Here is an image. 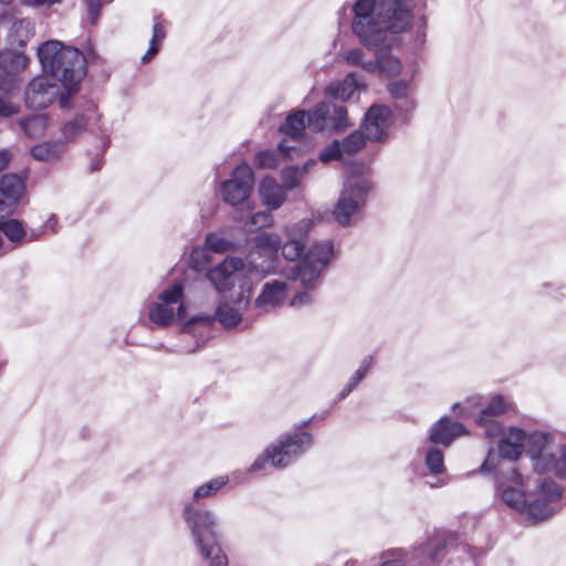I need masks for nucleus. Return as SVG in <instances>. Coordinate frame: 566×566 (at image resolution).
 <instances>
[{
    "instance_id": "obj_11",
    "label": "nucleus",
    "mask_w": 566,
    "mask_h": 566,
    "mask_svg": "<svg viewBox=\"0 0 566 566\" xmlns=\"http://www.w3.org/2000/svg\"><path fill=\"white\" fill-rule=\"evenodd\" d=\"M312 444L313 437L308 432L285 433L265 449V457L273 468L282 469L303 455Z\"/></svg>"
},
{
    "instance_id": "obj_27",
    "label": "nucleus",
    "mask_w": 566,
    "mask_h": 566,
    "mask_svg": "<svg viewBox=\"0 0 566 566\" xmlns=\"http://www.w3.org/2000/svg\"><path fill=\"white\" fill-rule=\"evenodd\" d=\"M252 179H226L221 192L223 200L233 206L241 207V210H252L250 195L253 189Z\"/></svg>"
},
{
    "instance_id": "obj_37",
    "label": "nucleus",
    "mask_w": 566,
    "mask_h": 566,
    "mask_svg": "<svg viewBox=\"0 0 566 566\" xmlns=\"http://www.w3.org/2000/svg\"><path fill=\"white\" fill-rule=\"evenodd\" d=\"M343 62L348 66H358L363 71L374 73L375 59H366V54L360 48H353L343 54Z\"/></svg>"
},
{
    "instance_id": "obj_28",
    "label": "nucleus",
    "mask_w": 566,
    "mask_h": 566,
    "mask_svg": "<svg viewBox=\"0 0 566 566\" xmlns=\"http://www.w3.org/2000/svg\"><path fill=\"white\" fill-rule=\"evenodd\" d=\"M364 90H366L364 78L350 72L342 81L329 83L325 87V95L342 102H347L354 97L356 92Z\"/></svg>"
},
{
    "instance_id": "obj_14",
    "label": "nucleus",
    "mask_w": 566,
    "mask_h": 566,
    "mask_svg": "<svg viewBox=\"0 0 566 566\" xmlns=\"http://www.w3.org/2000/svg\"><path fill=\"white\" fill-rule=\"evenodd\" d=\"M70 95L60 92V87L51 80L40 76L32 80L25 90V103L31 108H45L59 96L62 108L69 106Z\"/></svg>"
},
{
    "instance_id": "obj_23",
    "label": "nucleus",
    "mask_w": 566,
    "mask_h": 566,
    "mask_svg": "<svg viewBox=\"0 0 566 566\" xmlns=\"http://www.w3.org/2000/svg\"><path fill=\"white\" fill-rule=\"evenodd\" d=\"M300 187V179H262L259 192L263 205L279 209L287 199V193Z\"/></svg>"
},
{
    "instance_id": "obj_6",
    "label": "nucleus",
    "mask_w": 566,
    "mask_h": 566,
    "mask_svg": "<svg viewBox=\"0 0 566 566\" xmlns=\"http://www.w3.org/2000/svg\"><path fill=\"white\" fill-rule=\"evenodd\" d=\"M533 469L566 480V438L560 433H535L530 438Z\"/></svg>"
},
{
    "instance_id": "obj_61",
    "label": "nucleus",
    "mask_w": 566,
    "mask_h": 566,
    "mask_svg": "<svg viewBox=\"0 0 566 566\" xmlns=\"http://www.w3.org/2000/svg\"><path fill=\"white\" fill-rule=\"evenodd\" d=\"M310 422H311V419H308V420L304 421V422L301 424V427H305V426H307Z\"/></svg>"
},
{
    "instance_id": "obj_16",
    "label": "nucleus",
    "mask_w": 566,
    "mask_h": 566,
    "mask_svg": "<svg viewBox=\"0 0 566 566\" xmlns=\"http://www.w3.org/2000/svg\"><path fill=\"white\" fill-rule=\"evenodd\" d=\"M243 268L244 263L241 259L227 258L218 266L208 271L206 277L213 285L217 292L226 293L233 289L237 284L240 287V284L243 281H249L248 279L242 277L241 272ZM238 292H240V289Z\"/></svg>"
},
{
    "instance_id": "obj_7",
    "label": "nucleus",
    "mask_w": 566,
    "mask_h": 566,
    "mask_svg": "<svg viewBox=\"0 0 566 566\" xmlns=\"http://www.w3.org/2000/svg\"><path fill=\"white\" fill-rule=\"evenodd\" d=\"M371 189L369 179H345L332 211L335 222L344 228L355 226Z\"/></svg>"
},
{
    "instance_id": "obj_45",
    "label": "nucleus",
    "mask_w": 566,
    "mask_h": 566,
    "mask_svg": "<svg viewBox=\"0 0 566 566\" xmlns=\"http://www.w3.org/2000/svg\"><path fill=\"white\" fill-rule=\"evenodd\" d=\"M374 364L373 356H366L360 361L359 367L354 373V375L348 379V382L352 384L355 388L356 386L366 377L369 369L371 368Z\"/></svg>"
},
{
    "instance_id": "obj_43",
    "label": "nucleus",
    "mask_w": 566,
    "mask_h": 566,
    "mask_svg": "<svg viewBox=\"0 0 566 566\" xmlns=\"http://www.w3.org/2000/svg\"><path fill=\"white\" fill-rule=\"evenodd\" d=\"M206 245L212 252L223 253L232 247V243L218 233H209L206 237Z\"/></svg>"
},
{
    "instance_id": "obj_58",
    "label": "nucleus",
    "mask_w": 566,
    "mask_h": 566,
    "mask_svg": "<svg viewBox=\"0 0 566 566\" xmlns=\"http://www.w3.org/2000/svg\"><path fill=\"white\" fill-rule=\"evenodd\" d=\"M55 224H56V219H55V217L53 216V217H51V218L49 219V221H48V227H49V228H51V229L53 230V229H54V227H55Z\"/></svg>"
},
{
    "instance_id": "obj_55",
    "label": "nucleus",
    "mask_w": 566,
    "mask_h": 566,
    "mask_svg": "<svg viewBox=\"0 0 566 566\" xmlns=\"http://www.w3.org/2000/svg\"><path fill=\"white\" fill-rule=\"evenodd\" d=\"M426 484H428L430 488H442L448 484V480L446 478H437L436 481H433V482L427 481Z\"/></svg>"
},
{
    "instance_id": "obj_44",
    "label": "nucleus",
    "mask_w": 566,
    "mask_h": 566,
    "mask_svg": "<svg viewBox=\"0 0 566 566\" xmlns=\"http://www.w3.org/2000/svg\"><path fill=\"white\" fill-rule=\"evenodd\" d=\"M380 558V566H406V554L399 548L384 552Z\"/></svg>"
},
{
    "instance_id": "obj_46",
    "label": "nucleus",
    "mask_w": 566,
    "mask_h": 566,
    "mask_svg": "<svg viewBox=\"0 0 566 566\" xmlns=\"http://www.w3.org/2000/svg\"><path fill=\"white\" fill-rule=\"evenodd\" d=\"M190 262L193 268L201 269L210 262L207 247H196L190 254Z\"/></svg>"
},
{
    "instance_id": "obj_1",
    "label": "nucleus",
    "mask_w": 566,
    "mask_h": 566,
    "mask_svg": "<svg viewBox=\"0 0 566 566\" xmlns=\"http://www.w3.org/2000/svg\"><path fill=\"white\" fill-rule=\"evenodd\" d=\"M415 0H354L338 11L342 15L349 10L350 30L358 42L367 49H377L385 43L387 33H401L409 29L412 21Z\"/></svg>"
},
{
    "instance_id": "obj_38",
    "label": "nucleus",
    "mask_w": 566,
    "mask_h": 566,
    "mask_svg": "<svg viewBox=\"0 0 566 566\" xmlns=\"http://www.w3.org/2000/svg\"><path fill=\"white\" fill-rule=\"evenodd\" d=\"M247 217L242 213L239 217V220L244 221V228L249 232H253L261 228L271 227L274 222V218L270 212L259 211L255 213H250L251 210H247Z\"/></svg>"
},
{
    "instance_id": "obj_56",
    "label": "nucleus",
    "mask_w": 566,
    "mask_h": 566,
    "mask_svg": "<svg viewBox=\"0 0 566 566\" xmlns=\"http://www.w3.org/2000/svg\"><path fill=\"white\" fill-rule=\"evenodd\" d=\"M1 112H2V117L4 116H9L13 113L17 112V107L15 106H11V105H8L7 103H4L2 101V108H1Z\"/></svg>"
},
{
    "instance_id": "obj_18",
    "label": "nucleus",
    "mask_w": 566,
    "mask_h": 566,
    "mask_svg": "<svg viewBox=\"0 0 566 566\" xmlns=\"http://www.w3.org/2000/svg\"><path fill=\"white\" fill-rule=\"evenodd\" d=\"M102 132V115L96 105L90 104L83 113L76 114L71 120L66 122L61 132L64 144L75 142L84 132Z\"/></svg>"
},
{
    "instance_id": "obj_20",
    "label": "nucleus",
    "mask_w": 566,
    "mask_h": 566,
    "mask_svg": "<svg viewBox=\"0 0 566 566\" xmlns=\"http://www.w3.org/2000/svg\"><path fill=\"white\" fill-rule=\"evenodd\" d=\"M367 139L363 129L358 128L342 140H334L325 147L319 154V160L322 163L334 159L345 160L359 153L366 146Z\"/></svg>"
},
{
    "instance_id": "obj_12",
    "label": "nucleus",
    "mask_w": 566,
    "mask_h": 566,
    "mask_svg": "<svg viewBox=\"0 0 566 566\" xmlns=\"http://www.w3.org/2000/svg\"><path fill=\"white\" fill-rule=\"evenodd\" d=\"M307 125L314 132H339L352 123L347 108L332 102H321L307 114Z\"/></svg>"
},
{
    "instance_id": "obj_30",
    "label": "nucleus",
    "mask_w": 566,
    "mask_h": 566,
    "mask_svg": "<svg viewBox=\"0 0 566 566\" xmlns=\"http://www.w3.org/2000/svg\"><path fill=\"white\" fill-rule=\"evenodd\" d=\"M374 73L381 77L395 78L403 73V64L391 51L379 50L375 54Z\"/></svg>"
},
{
    "instance_id": "obj_35",
    "label": "nucleus",
    "mask_w": 566,
    "mask_h": 566,
    "mask_svg": "<svg viewBox=\"0 0 566 566\" xmlns=\"http://www.w3.org/2000/svg\"><path fill=\"white\" fill-rule=\"evenodd\" d=\"M421 454L423 455V461L432 475H440L444 473V453L438 446H429L423 448Z\"/></svg>"
},
{
    "instance_id": "obj_24",
    "label": "nucleus",
    "mask_w": 566,
    "mask_h": 566,
    "mask_svg": "<svg viewBox=\"0 0 566 566\" xmlns=\"http://www.w3.org/2000/svg\"><path fill=\"white\" fill-rule=\"evenodd\" d=\"M287 295L289 286L286 282L280 280L268 281L254 300V307L260 313L273 312L285 303Z\"/></svg>"
},
{
    "instance_id": "obj_9",
    "label": "nucleus",
    "mask_w": 566,
    "mask_h": 566,
    "mask_svg": "<svg viewBox=\"0 0 566 566\" xmlns=\"http://www.w3.org/2000/svg\"><path fill=\"white\" fill-rule=\"evenodd\" d=\"M146 315L149 322L158 327H167L177 319H185L186 304L182 283L174 282L164 287L157 297L146 305Z\"/></svg>"
},
{
    "instance_id": "obj_4",
    "label": "nucleus",
    "mask_w": 566,
    "mask_h": 566,
    "mask_svg": "<svg viewBox=\"0 0 566 566\" xmlns=\"http://www.w3.org/2000/svg\"><path fill=\"white\" fill-rule=\"evenodd\" d=\"M43 72L59 80L64 90L72 94L86 75V59L82 52L62 42L51 40L38 49Z\"/></svg>"
},
{
    "instance_id": "obj_39",
    "label": "nucleus",
    "mask_w": 566,
    "mask_h": 566,
    "mask_svg": "<svg viewBox=\"0 0 566 566\" xmlns=\"http://www.w3.org/2000/svg\"><path fill=\"white\" fill-rule=\"evenodd\" d=\"M65 149L64 142H46L32 148V156L38 160H49L59 157Z\"/></svg>"
},
{
    "instance_id": "obj_51",
    "label": "nucleus",
    "mask_w": 566,
    "mask_h": 566,
    "mask_svg": "<svg viewBox=\"0 0 566 566\" xmlns=\"http://www.w3.org/2000/svg\"><path fill=\"white\" fill-rule=\"evenodd\" d=\"M496 457L492 451H489L486 459L482 463L480 470L482 472H492L497 468Z\"/></svg>"
},
{
    "instance_id": "obj_50",
    "label": "nucleus",
    "mask_w": 566,
    "mask_h": 566,
    "mask_svg": "<svg viewBox=\"0 0 566 566\" xmlns=\"http://www.w3.org/2000/svg\"><path fill=\"white\" fill-rule=\"evenodd\" d=\"M231 177H253V171L248 163H241L232 170Z\"/></svg>"
},
{
    "instance_id": "obj_40",
    "label": "nucleus",
    "mask_w": 566,
    "mask_h": 566,
    "mask_svg": "<svg viewBox=\"0 0 566 566\" xmlns=\"http://www.w3.org/2000/svg\"><path fill=\"white\" fill-rule=\"evenodd\" d=\"M165 36H166V32H165L164 25L161 24L160 21H158L156 19L154 22V25H153V35L149 41L148 50L142 56L143 63H148L155 57V55L158 53V51L160 49V45H161Z\"/></svg>"
},
{
    "instance_id": "obj_52",
    "label": "nucleus",
    "mask_w": 566,
    "mask_h": 566,
    "mask_svg": "<svg viewBox=\"0 0 566 566\" xmlns=\"http://www.w3.org/2000/svg\"><path fill=\"white\" fill-rule=\"evenodd\" d=\"M62 0H21L22 3L30 7H43V6H53L60 3Z\"/></svg>"
},
{
    "instance_id": "obj_13",
    "label": "nucleus",
    "mask_w": 566,
    "mask_h": 566,
    "mask_svg": "<svg viewBox=\"0 0 566 566\" xmlns=\"http://www.w3.org/2000/svg\"><path fill=\"white\" fill-rule=\"evenodd\" d=\"M530 486L531 478L524 480L515 469H510L497 478V492L502 501L521 513L525 511L527 488Z\"/></svg>"
},
{
    "instance_id": "obj_42",
    "label": "nucleus",
    "mask_w": 566,
    "mask_h": 566,
    "mask_svg": "<svg viewBox=\"0 0 566 566\" xmlns=\"http://www.w3.org/2000/svg\"><path fill=\"white\" fill-rule=\"evenodd\" d=\"M427 553L428 554V558L433 563V564H437L439 563L442 557L446 555L447 553V546L446 544L440 541V539H431L429 541L424 547L421 548V554L422 553Z\"/></svg>"
},
{
    "instance_id": "obj_17",
    "label": "nucleus",
    "mask_w": 566,
    "mask_h": 566,
    "mask_svg": "<svg viewBox=\"0 0 566 566\" xmlns=\"http://www.w3.org/2000/svg\"><path fill=\"white\" fill-rule=\"evenodd\" d=\"M24 50L10 48L2 50V93H12L21 85L20 74L28 66Z\"/></svg>"
},
{
    "instance_id": "obj_57",
    "label": "nucleus",
    "mask_w": 566,
    "mask_h": 566,
    "mask_svg": "<svg viewBox=\"0 0 566 566\" xmlns=\"http://www.w3.org/2000/svg\"><path fill=\"white\" fill-rule=\"evenodd\" d=\"M102 165L101 160H94L92 164V172H95L99 169V166Z\"/></svg>"
},
{
    "instance_id": "obj_36",
    "label": "nucleus",
    "mask_w": 566,
    "mask_h": 566,
    "mask_svg": "<svg viewBox=\"0 0 566 566\" xmlns=\"http://www.w3.org/2000/svg\"><path fill=\"white\" fill-rule=\"evenodd\" d=\"M48 116L44 114L32 115L19 122L21 129L30 138L42 136L48 128Z\"/></svg>"
},
{
    "instance_id": "obj_34",
    "label": "nucleus",
    "mask_w": 566,
    "mask_h": 566,
    "mask_svg": "<svg viewBox=\"0 0 566 566\" xmlns=\"http://www.w3.org/2000/svg\"><path fill=\"white\" fill-rule=\"evenodd\" d=\"M307 114L308 112L305 111H297L290 114L280 130L292 139H298L305 129Z\"/></svg>"
},
{
    "instance_id": "obj_63",
    "label": "nucleus",
    "mask_w": 566,
    "mask_h": 566,
    "mask_svg": "<svg viewBox=\"0 0 566 566\" xmlns=\"http://www.w3.org/2000/svg\"><path fill=\"white\" fill-rule=\"evenodd\" d=\"M11 1H12V0H2V4H4V3H9V2H11Z\"/></svg>"
},
{
    "instance_id": "obj_49",
    "label": "nucleus",
    "mask_w": 566,
    "mask_h": 566,
    "mask_svg": "<svg viewBox=\"0 0 566 566\" xmlns=\"http://www.w3.org/2000/svg\"><path fill=\"white\" fill-rule=\"evenodd\" d=\"M313 302V297L308 292L300 293L295 295L291 302V305L294 307H301L308 305Z\"/></svg>"
},
{
    "instance_id": "obj_3",
    "label": "nucleus",
    "mask_w": 566,
    "mask_h": 566,
    "mask_svg": "<svg viewBox=\"0 0 566 566\" xmlns=\"http://www.w3.org/2000/svg\"><path fill=\"white\" fill-rule=\"evenodd\" d=\"M184 520L191 532L195 546L208 566H228V556L219 544L218 514L195 503H187Z\"/></svg>"
},
{
    "instance_id": "obj_48",
    "label": "nucleus",
    "mask_w": 566,
    "mask_h": 566,
    "mask_svg": "<svg viewBox=\"0 0 566 566\" xmlns=\"http://www.w3.org/2000/svg\"><path fill=\"white\" fill-rule=\"evenodd\" d=\"M427 41V22L424 19H422L421 24L417 28L416 34H415V44L417 46H422Z\"/></svg>"
},
{
    "instance_id": "obj_29",
    "label": "nucleus",
    "mask_w": 566,
    "mask_h": 566,
    "mask_svg": "<svg viewBox=\"0 0 566 566\" xmlns=\"http://www.w3.org/2000/svg\"><path fill=\"white\" fill-rule=\"evenodd\" d=\"M411 81L412 75L408 80L392 81L387 84V91L395 101L396 108L400 112H409L416 105L412 96Z\"/></svg>"
},
{
    "instance_id": "obj_26",
    "label": "nucleus",
    "mask_w": 566,
    "mask_h": 566,
    "mask_svg": "<svg viewBox=\"0 0 566 566\" xmlns=\"http://www.w3.org/2000/svg\"><path fill=\"white\" fill-rule=\"evenodd\" d=\"M465 434H468V430L462 423L451 421L448 417H442L429 429L428 441L431 444L448 448L455 438Z\"/></svg>"
},
{
    "instance_id": "obj_21",
    "label": "nucleus",
    "mask_w": 566,
    "mask_h": 566,
    "mask_svg": "<svg viewBox=\"0 0 566 566\" xmlns=\"http://www.w3.org/2000/svg\"><path fill=\"white\" fill-rule=\"evenodd\" d=\"M535 433H545L544 431H534L526 433L523 429L517 427H510L502 432L497 443L499 454L503 459L516 460L521 457L524 450L531 458L530 453V438Z\"/></svg>"
},
{
    "instance_id": "obj_5",
    "label": "nucleus",
    "mask_w": 566,
    "mask_h": 566,
    "mask_svg": "<svg viewBox=\"0 0 566 566\" xmlns=\"http://www.w3.org/2000/svg\"><path fill=\"white\" fill-rule=\"evenodd\" d=\"M2 179V216L13 214L20 205L25 203L24 179ZM43 231L31 230L28 232L21 221L9 218H2V234L10 242V248L14 249L28 242L40 238Z\"/></svg>"
},
{
    "instance_id": "obj_19",
    "label": "nucleus",
    "mask_w": 566,
    "mask_h": 566,
    "mask_svg": "<svg viewBox=\"0 0 566 566\" xmlns=\"http://www.w3.org/2000/svg\"><path fill=\"white\" fill-rule=\"evenodd\" d=\"M513 408L512 400L503 395L493 396L486 406H483L475 418L476 424L484 430L486 437L493 438L502 432L501 423L494 418Z\"/></svg>"
},
{
    "instance_id": "obj_59",
    "label": "nucleus",
    "mask_w": 566,
    "mask_h": 566,
    "mask_svg": "<svg viewBox=\"0 0 566 566\" xmlns=\"http://www.w3.org/2000/svg\"><path fill=\"white\" fill-rule=\"evenodd\" d=\"M1 158H2V166H3V165L7 163V160H8V154H7V151L2 150Z\"/></svg>"
},
{
    "instance_id": "obj_31",
    "label": "nucleus",
    "mask_w": 566,
    "mask_h": 566,
    "mask_svg": "<svg viewBox=\"0 0 566 566\" xmlns=\"http://www.w3.org/2000/svg\"><path fill=\"white\" fill-rule=\"evenodd\" d=\"M33 23L29 19L13 21L10 27L7 42L10 48L24 50L27 42L33 36Z\"/></svg>"
},
{
    "instance_id": "obj_2",
    "label": "nucleus",
    "mask_w": 566,
    "mask_h": 566,
    "mask_svg": "<svg viewBox=\"0 0 566 566\" xmlns=\"http://www.w3.org/2000/svg\"><path fill=\"white\" fill-rule=\"evenodd\" d=\"M314 226L313 219L304 218L295 223L286 224L283 229L285 241L274 232H261L253 239L252 249L248 255L251 269L261 274L277 273V252L289 261L297 260L307 243V237Z\"/></svg>"
},
{
    "instance_id": "obj_32",
    "label": "nucleus",
    "mask_w": 566,
    "mask_h": 566,
    "mask_svg": "<svg viewBox=\"0 0 566 566\" xmlns=\"http://www.w3.org/2000/svg\"><path fill=\"white\" fill-rule=\"evenodd\" d=\"M294 147L285 146L282 142L277 146V150L265 149L255 154L253 165L258 169H274L279 166L280 156L286 157Z\"/></svg>"
},
{
    "instance_id": "obj_15",
    "label": "nucleus",
    "mask_w": 566,
    "mask_h": 566,
    "mask_svg": "<svg viewBox=\"0 0 566 566\" xmlns=\"http://www.w3.org/2000/svg\"><path fill=\"white\" fill-rule=\"evenodd\" d=\"M252 294V283L243 281L240 284V292H237L235 298L222 301L216 312L213 321L217 319L224 328H233L242 321V315L250 304Z\"/></svg>"
},
{
    "instance_id": "obj_10",
    "label": "nucleus",
    "mask_w": 566,
    "mask_h": 566,
    "mask_svg": "<svg viewBox=\"0 0 566 566\" xmlns=\"http://www.w3.org/2000/svg\"><path fill=\"white\" fill-rule=\"evenodd\" d=\"M333 255L334 244L331 240L316 242L286 276L298 281L307 290L315 289L323 270Z\"/></svg>"
},
{
    "instance_id": "obj_25",
    "label": "nucleus",
    "mask_w": 566,
    "mask_h": 566,
    "mask_svg": "<svg viewBox=\"0 0 566 566\" xmlns=\"http://www.w3.org/2000/svg\"><path fill=\"white\" fill-rule=\"evenodd\" d=\"M213 317L211 315H198L186 319L182 324V334L195 338V346H181L177 352L179 353H193L196 352L211 335V327L213 325Z\"/></svg>"
},
{
    "instance_id": "obj_53",
    "label": "nucleus",
    "mask_w": 566,
    "mask_h": 566,
    "mask_svg": "<svg viewBox=\"0 0 566 566\" xmlns=\"http://www.w3.org/2000/svg\"><path fill=\"white\" fill-rule=\"evenodd\" d=\"M266 462H270V459H266L265 457V451L263 452L262 455H260L250 467L249 471L251 472H255V471H260L264 468L265 463Z\"/></svg>"
},
{
    "instance_id": "obj_8",
    "label": "nucleus",
    "mask_w": 566,
    "mask_h": 566,
    "mask_svg": "<svg viewBox=\"0 0 566 566\" xmlns=\"http://www.w3.org/2000/svg\"><path fill=\"white\" fill-rule=\"evenodd\" d=\"M562 494L563 489L555 480L551 478H531L524 513L533 522L543 521L558 510Z\"/></svg>"
},
{
    "instance_id": "obj_22",
    "label": "nucleus",
    "mask_w": 566,
    "mask_h": 566,
    "mask_svg": "<svg viewBox=\"0 0 566 566\" xmlns=\"http://www.w3.org/2000/svg\"><path fill=\"white\" fill-rule=\"evenodd\" d=\"M392 113L385 105L374 104L365 114L360 129L369 140L379 142L387 137Z\"/></svg>"
},
{
    "instance_id": "obj_33",
    "label": "nucleus",
    "mask_w": 566,
    "mask_h": 566,
    "mask_svg": "<svg viewBox=\"0 0 566 566\" xmlns=\"http://www.w3.org/2000/svg\"><path fill=\"white\" fill-rule=\"evenodd\" d=\"M230 482L228 475H218L195 489L190 503H199L200 501L216 497L220 491Z\"/></svg>"
},
{
    "instance_id": "obj_60",
    "label": "nucleus",
    "mask_w": 566,
    "mask_h": 566,
    "mask_svg": "<svg viewBox=\"0 0 566 566\" xmlns=\"http://www.w3.org/2000/svg\"><path fill=\"white\" fill-rule=\"evenodd\" d=\"M312 165V166H315L316 165V161H310L305 165V169H306V172H308V166Z\"/></svg>"
},
{
    "instance_id": "obj_41",
    "label": "nucleus",
    "mask_w": 566,
    "mask_h": 566,
    "mask_svg": "<svg viewBox=\"0 0 566 566\" xmlns=\"http://www.w3.org/2000/svg\"><path fill=\"white\" fill-rule=\"evenodd\" d=\"M482 406V397L479 395L468 397L463 402L452 405V410L462 417H470L473 410Z\"/></svg>"
},
{
    "instance_id": "obj_47",
    "label": "nucleus",
    "mask_w": 566,
    "mask_h": 566,
    "mask_svg": "<svg viewBox=\"0 0 566 566\" xmlns=\"http://www.w3.org/2000/svg\"><path fill=\"white\" fill-rule=\"evenodd\" d=\"M92 23H95L106 0H85Z\"/></svg>"
},
{
    "instance_id": "obj_62",
    "label": "nucleus",
    "mask_w": 566,
    "mask_h": 566,
    "mask_svg": "<svg viewBox=\"0 0 566 566\" xmlns=\"http://www.w3.org/2000/svg\"><path fill=\"white\" fill-rule=\"evenodd\" d=\"M9 177V175H2V178ZM10 177H18L17 175H10Z\"/></svg>"
},
{
    "instance_id": "obj_54",
    "label": "nucleus",
    "mask_w": 566,
    "mask_h": 566,
    "mask_svg": "<svg viewBox=\"0 0 566 566\" xmlns=\"http://www.w3.org/2000/svg\"><path fill=\"white\" fill-rule=\"evenodd\" d=\"M354 389H355V387L347 381V384L344 386V388L338 394L335 402L340 401L344 398H346Z\"/></svg>"
}]
</instances>
